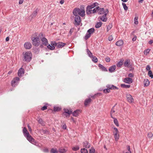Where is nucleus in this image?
Wrapping results in <instances>:
<instances>
[{
    "instance_id": "obj_18",
    "label": "nucleus",
    "mask_w": 153,
    "mask_h": 153,
    "mask_svg": "<svg viewBox=\"0 0 153 153\" xmlns=\"http://www.w3.org/2000/svg\"><path fill=\"white\" fill-rule=\"evenodd\" d=\"M67 151V149L63 148L62 147H60L58 149V152L60 153H65Z\"/></svg>"
},
{
    "instance_id": "obj_22",
    "label": "nucleus",
    "mask_w": 153,
    "mask_h": 153,
    "mask_svg": "<svg viewBox=\"0 0 153 153\" xmlns=\"http://www.w3.org/2000/svg\"><path fill=\"white\" fill-rule=\"evenodd\" d=\"M66 45L65 43L62 42L58 43L57 47L59 48H61L65 46Z\"/></svg>"
},
{
    "instance_id": "obj_57",
    "label": "nucleus",
    "mask_w": 153,
    "mask_h": 153,
    "mask_svg": "<svg viewBox=\"0 0 153 153\" xmlns=\"http://www.w3.org/2000/svg\"><path fill=\"white\" fill-rule=\"evenodd\" d=\"M37 14V11L36 10L34 11L33 14H32V15L33 16H35Z\"/></svg>"
},
{
    "instance_id": "obj_42",
    "label": "nucleus",
    "mask_w": 153,
    "mask_h": 153,
    "mask_svg": "<svg viewBox=\"0 0 153 153\" xmlns=\"http://www.w3.org/2000/svg\"><path fill=\"white\" fill-rule=\"evenodd\" d=\"M103 92L105 94H107L109 93L110 92V90H109L108 88H105L103 90Z\"/></svg>"
},
{
    "instance_id": "obj_48",
    "label": "nucleus",
    "mask_w": 153,
    "mask_h": 153,
    "mask_svg": "<svg viewBox=\"0 0 153 153\" xmlns=\"http://www.w3.org/2000/svg\"><path fill=\"white\" fill-rule=\"evenodd\" d=\"M114 135L115 138V140L116 141L118 140L119 137V134H115Z\"/></svg>"
},
{
    "instance_id": "obj_46",
    "label": "nucleus",
    "mask_w": 153,
    "mask_h": 153,
    "mask_svg": "<svg viewBox=\"0 0 153 153\" xmlns=\"http://www.w3.org/2000/svg\"><path fill=\"white\" fill-rule=\"evenodd\" d=\"M95 152V149L93 147H91V149L89 150V153H94Z\"/></svg>"
},
{
    "instance_id": "obj_56",
    "label": "nucleus",
    "mask_w": 153,
    "mask_h": 153,
    "mask_svg": "<svg viewBox=\"0 0 153 153\" xmlns=\"http://www.w3.org/2000/svg\"><path fill=\"white\" fill-rule=\"evenodd\" d=\"M47 106L45 105L42 108L41 110L42 111H44L47 109Z\"/></svg>"
},
{
    "instance_id": "obj_51",
    "label": "nucleus",
    "mask_w": 153,
    "mask_h": 153,
    "mask_svg": "<svg viewBox=\"0 0 153 153\" xmlns=\"http://www.w3.org/2000/svg\"><path fill=\"white\" fill-rule=\"evenodd\" d=\"M112 27V25L111 24H109L107 26V29L108 31L110 30Z\"/></svg>"
},
{
    "instance_id": "obj_20",
    "label": "nucleus",
    "mask_w": 153,
    "mask_h": 153,
    "mask_svg": "<svg viewBox=\"0 0 153 153\" xmlns=\"http://www.w3.org/2000/svg\"><path fill=\"white\" fill-rule=\"evenodd\" d=\"M23 132L24 136L26 137L28 135H29V133L27 131L26 128L25 127H24L23 129Z\"/></svg>"
},
{
    "instance_id": "obj_4",
    "label": "nucleus",
    "mask_w": 153,
    "mask_h": 153,
    "mask_svg": "<svg viewBox=\"0 0 153 153\" xmlns=\"http://www.w3.org/2000/svg\"><path fill=\"white\" fill-rule=\"evenodd\" d=\"M94 31V29L92 28L88 30L87 32L85 35L84 39L85 40L87 39L91 36V34H92Z\"/></svg>"
},
{
    "instance_id": "obj_34",
    "label": "nucleus",
    "mask_w": 153,
    "mask_h": 153,
    "mask_svg": "<svg viewBox=\"0 0 153 153\" xmlns=\"http://www.w3.org/2000/svg\"><path fill=\"white\" fill-rule=\"evenodd\" d=\"M115 107V106H114L112 107V108L111 109V113H110V115L111 117V118H113L112 116V114L113 113L115 112V111L114 109V108Z\"/></svg>"
},
{
    "instance_id": "obj_53",
    "label": "nucleus",
    "mask_w": 153,
    "mask_h": 153,
    "mask_svg": "<svg viewBox=\"0 0 153 153\" xmlns=\"http://www.w3.org/2000/svg\"><path fill=\"white\" fill-rule=\"evenodd\" d=\"M92 4L93 5V6H94V7L99 5L98 3L96 2L93 3Z\"/></svg>"
},
{
    "instance_id": "obj_11",
    "label": "nucleus",
    "mask_w": 153,
    "mask_h": 153,
    "mask_svg": "<svg viewBox=\"0 0 153 153\" xmlns=\"http://www.w3.org/2000/svg\"><path fill=\"white\" fill-rule=\"evenodd\" d=\"M124 82L125 83L128 84H131L133 82V80L132 79L129 78L127 77L125 78L124 79Z\"/></svg>"
},
{
    "instance_id": "obj_23",
    "label": "nucleus",
    "mask_w": 153,
    "mask_h": 153,
    "mask_svg": "<svg viewBox=\"0 0 153 153\" xmlns=\"http://www.w3.org/2000/svg\"><path fill=\"white\" fill-rule=\"evenodd\" d=\"M123 41L122 40H119L117 41L116 43V45L117 46H121L123 45Z\"/></svg>"
},
{
    "instance_id": "obj_43",
    "label": "nucleus",
    "mask_w": 153,
    "mask_h": 153,
    "mask_svg": "<svg viewBox=\"0 0 153 153\" xmlns=\"http://www.w3.org/2000/svg\"><path fill=\"white\" fill-rule=\"evenodd\" d=\"M61 108L59 107H54L53 108V110L55 111H60Z\"/></svg>"
},
{
    "instance_id": "obj_41",
    "label": "nucleus",
    "mask_w": 153,
    "mask_h": 153,
    "mask_svg": "<svg viewBox=\"0 0 153 153\" xmlns=\"http://www.w3.org/2000/svg\"><path fill=\"white\" fill-rule=\"evenodd\" d=\"M99 8V6H97L92 10V13H94L97 12V9Z\"/></svg>"
},
{
    "instance_id": "obj_2",
    "label": "nucleus",
    "mask_w": 153,
    "mask_h": 153,
    "mask_svg": "<svg viewBox=\"0 0 153 153\" xmlns=\"http://www.w3.org/2000/svg\"><path fill=\"white\" fill-rule=\"evenodd\" d=\"M40 36H43V34L40 33L38 36L36 37H34L32 38L33 45L36 46H38L40 44V41L39 37Z\"/></svg>"
},
{
    "instance_id": "obj_5",
    "label": "nucleus",
    "mask_w": 153,
    "mask_h": 153,
    "mask_svg": "<svg viewBox=\"0 0 153 153\" xmlns=\"http://www.w3.org/2000/svg\"><path fill=\"white\" fill-rule=\"evenodd\" d=\"M75 17V23H74L75 25H79L80 24L81 22V17L79 15H74Z\"/></svg>"
},
{
    "instance_id": "obj_24",
    "label": "nucleus",
    "mask_w": 153,
    "mask_h": 153,
    "mask_svg": "<svg viewBox=\"0 0 153 153\" xmlns=\"http://www.w3.org/2000/svg\"><path fill=\"white\" fill-rule=\"evenodd\" d=\"M64 113L68 114H71L72 113V111L71 110H69L67 109H64Z\"/></svg>"
},
{
    "instance_id": "obj_28",
    "label": "nucleus",
    "mask_w": 153,
    "mask_h": 153,
    "mask_svg": "<svg viewBox=\"0 0 153 153\" xmlns=\"http://www.w3.org/2000/svg\"><path fill=\"white\" fill-rule=\"evenodd\" d=\"M123 60H121L117 64V66L118 68H120L123 64Z\"/></svg>"
},
{
    "instance_id": "obj_15",
    "label": "nucleus",
    "mask_w": 153,
    "mask_h": 153,
    "mask_svg": "<svg viewBox=\"0 0 153 153\" xmlns=\"http://www.w3.org/2000/svg\"><path fill=\"white\" fill-rule=\"evenodd\" d=\"M24 47L26 49H30L32 47V45L30 42H27L24 44Z\"/></svg>"
},
{
    "instance_id": "obj_64",
    "label": "nucleus",
    "mask_w": 153,
    "mask_h": 153,
    "mask_svg": "<svg viewBox=\"0 0 153 153\" xmlns=\"http://www.w3.org/2000/svg\"><path fill=\"white\" fill-rule=\"evenodd\" d=\"M43 132L44 134H46L48 132V131L47 130H43Z\"/></svg>"
},
{
    "instance_id": "obj_13",
    "label": "nucleus",
    "mask_w": 153,
    "mask_h": 153,
    "mask_svg": "<svg viewBox=\"0 0 153 153\" xmlns=\"http://www.w3.org/2000/svg\"><path fill=\"white\" fill-rule=\"evenodd\" d=\"M126 97L128 101L129 102L131 103L133 102L134 100L132 96L130 94H127Z\"/></svg>"
},
{
    "instance_id": "obj_44",
    "label": "nucleus",
    "mask_w": 153,
    "mask_h": 153,
    "mask_svg": "<svg viewBox=\"0 0 153 153\" xmlns=\"http://www.w3.org/2000/svg\"><path fill=\"white\" fill-rule=\"evenodd\" d=\"M79 149V147L78 146H76L72 148V149L74 151H76Z\"/></svg>"
},
{
    "instance_id": "obj_36",
    "label": "nucleus",
    "mask_w": 153,
    "mask_h": 153,
    "mask_svg": "<svg viewBox=\"0 0 153 153\" xmlns=\"http://www.w3.org/2000/svg\"><path fill=\"white\" fill-rule=\"evenodd\" d=\"M81 153H88V151L87 149L84 148L81 149L80 150Z\"/></svg>"
},
{
    "instance_id": "obj_21",
    "label": "nucleus",
    "mask_w": 153,
    "mask_h": 153,
    "mask_svg": "<svg viewBox=\"0 0 153 153\" xmlns=\"http://www.w3.org/2000/svg\"><path fill=\"white\" fill-rule=\"evenodd\" d=\"M116 65H113V66L110 67L108 70L110 72L112 73L116 69Z\"/></svg>"
},
{
    "instance_id": "obj_25",
    "label": "nucleus",
    "mask_w": 153,
    "mask_h": 153,
    "mask_svg": "<svg viewBox=\"0 0 153 153\" xmlns=\"http://www.w3.org/2000/svg\"><path fill=\"white\" fill-rule=\"evenodd\" d=\"M91 101V100L90 98L86 99L84 102V105L85 106L89 104L90 103Z\"/></svg>"
},
{
    "instance_id": "obj_30",
    "label": "nucleus",
    "mask_w": 153,
    "mask_h": 153,
    "mask_svg": "<svg viewBox=\"0 0 153 153\" xmlns=\"http://www.w3.org/2000/svg\"><path fill=\"white\" fill-rule=\"evenodd\" d=\"M102 24V22H98L96 24L95 27L96 28H98L101 26Z\"/></svg>"
},
{
    "instance_id": "obj_39",
    "label": "nucleus",
    "mask_w": 153,
    "mask_h": 153,
    "mask_svg": "<svg viewBox=\"0 0 153 153\" xmlns=\"http://www.w3.org/2000/svg\"><path fill=\"white\" fill-rule=\"evenodd\" d=\"M39 123L42 125L43 126L45 125V123L42 120L41 118H39L38 120Z\"/></svg>"
},
{
    "instance_id": "obj_50",
    "label": "nucleus",
    "mask_w": 153,
    "mask_h": 153,
    "mask_svg": "<svg viewBox=\"0 0 153 153\" xmlns=\"http://www.w3.org/2000/svg\"><path fill=\"white\" fill-rule=\"evenodd\" d=\"M150 50L149 49H147L145 50L144 51V54L147 55L148 53H149V52L150 51Z\"/></svg>"
},
{
    "instance_id": "obj_19",
    "label": "nucleus",
    "mask_w": 153,
    "mask_h": 153,
    "mask_svg": "<svg viewBox=\"0 0 153 153\" xmlns=\"http://www.w3.org/2000/svg\"><path fill=\"white\" fill-rule=\"evenodd\" d=\"M80 112V111L79 110L77 109L74 111L72 113V114L74 116L77 117Z\"/></svg>"
},
{
    "instance_id": "obj_32",
    "label": "nucleus",
    "mask_w": 153,
    "mask_h": 153,
    "mask_svg": "<svg viewBox=\"0 0 153 153\" xmlns=\"http://www.w3.org/2000/svg\"><path fill=\"white\" fill-rule=\"evenodd\" d=\"M121 87L123 88H128L130 87V85H126L124 84H121L120 85Z\"/></svg>"
},
{
    "instance_id": "obj_16",
    "label": "nucleus",
    "mask_w": 153,
    "mask_h": 153,
    "mask_svg": "<svg viewBox=\"0 0 153 153\" xmlns=\"http://www.w3.org/2000/svg\"><path fill=\"white\" fill-rule=\"evenodd\" d=\"M27 139L30 143H33L34 141V139L31 137V136L30 135H27L25 137Z\"/></svg>"
},
{
    "instance_id": "obj_61",
    "label": "nucleus",
    "mask_w": 153,
    "mask_h": 153,
    "mask_svg": "<svg viewBox=\"0 0 153 153\" xmlns=\"http://www.w3.org/2000/svg\"><path fill=\"white\" fill-rule=\"evenodd\" d=\"M43 151L45 152H48V150L47 148H45L43 149Z\"/></svg>"
},
{
    "instance_id": "obj_17",
    "label": "nucleus",
    "mask_w": 153,
    "mask_h": 153,
    "mask_svg": "<svg viewBox=\"0 0 153 153\" xmlns=\"http://www.w3.org/2000/svg\"><path fill=\"white\" fill-rule=\"evenodd\" d=\"M24 70L23 68H21L18 71V76H22V75L24 74Z\"/></svg>"
},
{
    "instance_id": "obj_7",
    "label": "nucleus",
    "mask_w": 153,
    "mask_h": 153,
    "mask_svg": "<svg viewBox=\"0 0 153 153\" xmlns=\"http://www.w3.org/2000/svg\"><path fill=\"white\" fill-rule=\"evenodd\" d=\"M108 13V9H106V12L103 15L101 16L100 17V19L103 22H106L107 19V18L106 17L107 14Z\"/></svg>"
},
{
    "instance_id": "obj_27",
    "label": "nucleus",
    "mask_w": 153,
    "mask_h": 153,
    "mask_svg": "<svg viewBox=\"0 0 153 153\" xmlns=\"http://www.w3.org/2000/svg\"><path fill=\"white\" fill-rule=\"evenodd\" d=\"M143 83L144 86H147L149 84V82L147 79H144L143 81Z\"/></svg>"
},
{
    "instance_id": "obj_6",
    "label": "nucleus",
    "mask_w": 153,
    "mask_h": 153,
    "mask_svg": "<svg viewBox=\"0 0 153 153\" xmlns=\"http://www.w3.org/2000/svg\"><path fill=\"white\" fill-rule=\"evenodd\" d=\"M20 80L19 78L18 77L14 78L11 81V84L13 87L16 86L17 85V82Z\"/></svg>"
},
{
    "instance_id": "obj_55",
    "label": "nucleus",
    "mask_w": 153,
    "mask_h": 153,
    "mask_svg": "<svg viewBox=\"0 0 153 153\" xmlns=\"http://www.w3.org/2000/svg\"><path fill=\"white\" fill-rule=\"evenodd\" d=\"M105 61L107 62H109L110 60V59L109 57H107L105 58Z\"/></svg>"
},
{
    "instance_id": "obj_45",
    "label": "nucleus",
    "mask_w": 153,
    "mask_h": 153,
    "mask_svg": "<svg viewBox=\"0 0 153 153\" xmlns=\"http://www.w3.org/2000/svg\"><path fill=\"white\" fill-rule=\"evenodd\" d=\"M122 5L124 10H127L128 9V7L126 6V4L125 3H123Z\"/></svg>"
},
{
    "instance_id": "obj_58",
    "label": "nucleus",
    "mask_w": 153,
    "mask_h": 153,
    "mask_svg": "<svg viewBox=\"0 0 153 153\" xmlns=\"http://www.w3.org/2000/svg\"><path fill=\"white\" fill-rule=\"evenodd\" d=\"M63 114L64 116H65V117H69L70 116V115L69 114H67V113L65 114V113H63Z\"/></svg>"
},
{
    "instance_id": "obj_33",
    "label": "nucleus",
    "mask_w": 153,
    "mask_h": 153,
    "mask_svg": "<svg viewBox=\"0 0 153 153\" xmlns=\"http://www.w3.org/2000/svg\"><path fill=\"white\" fill-rule=\"evenodd\" d=\"M114 119V124L116 125V126H119V124L118 123V122L117 119L114 117H113L112 118Z\"/></svg>"
},
{
    "instance_id": "obj_47",
    "label": "nucleus",
    "mask_w": 153,
    "mask_h": 153,
    "mask_svg": "<svg viewBox=\"0 0 153 153\" xmlns=\"http://www.w3.org/2000/svg\"><path fill=\"white\" fill-rule=\"evenodd\" d=\"M58 43H56V42H52L51 43V45L52 46H57Z\"/></svg>"
},
{
    "instance_id": "obj_59",
    "label": "nucleus",
    "mask_w": 153,
    "mask_h": 153,
    "mask_svg": "<svg viewBox=\"0 0 153 153\" xmlns=\"http://www.w3.org/2000/svg\"><path fill=\"white\" fill-rule=\"evenodd\" d=\"M151 68L149 65H147L146 66V70L148 71H150Z\"/></svg>"
},
{
    "instance_id": "obj_31",
    "label": "nucleus",
    "mask_w": 153,
    "mask_h": 153,
    "mask_svg": "<svg viewBox=\"0 0 153 153\" xmlns=\"http://www.w3.org/2000/svg\"><path fill=\"white\" fill-rule=\"evenodd\" d=\"M86 52L87 54L89 57H91L92 56H93V55L91 52L88 49H86Z\"/></svg>"
},
{
    "instance_id": "obj_12",
    "label": "nucleus",
    "mask_w": 153,
    "mask_h": 153,
    "mask_svg": "<svg viewBox=\"0 0 153 153\" xmlns=\"http://www.w3.org/2000/svg\"><path fill=\"white\" fill-rule=\"evenodd\" d=\"M82 144L83 147L86 148H89L91 146L90 144L87 141L84 142Z\"/></svg>"
},
{
    "instance_id": "obj_62",
    "label": "nucleus",
    "mask_w": 153,
    "mask_h": 153,
    "mask_svg": "<svg viewBox=\"0 0 153 153\" xmlns=\"http://www.w3.org/2000/svg\"><path fill=\"white\" fill-rule=\"evenodd\" d=\"M74 29L73 28H71L70 29V31H69V33L71 35L72 33V32L73 31Z\"/></svg>"
},
{
    "instance_id": "obj_49",
    "label": "nucleus",
    "mask_w": 153,
    "mask_h": 153,
    "mask_svg": "<svg viewBox=\"0 0 153 153\" xmlns=\"http://www.w3.org/2000/svg\"><path fill=\"white\" fill-rule=\"evenodd\" d=\"M138 17H136L134 18V23L136 25H137L138 23Z\"/></svg>"
},
{
    "instance_id": "obj_14",
    "label": "nucleus",
    "mask_w": 153,
    "mask_h": 153,
    "mask_svg": "<svg viewBox=\"0 0 153 153\" xmlns=\"http://www.w3.org/2000/svg\"><path fill=\"white\" fill-rule=\"evenodd\" d=\"M41 41L43 45L45 46L48 45V42L47 39L45 38H42L41 39Z\"/></svg>"
},
{
    "instance_id": "obj_9",
    "label": "nucleus",
    "mask_w": 153,
    "mask_h": 153,
    "mask_svg": "<svg viewBox=\"0 0 153 153\" xmlns=\"http://www.w3.org/2000/svg\"><path fill=\"white\" fill-rule=\"evenodd\" d=\"M124 66L126 67H131V65L130 64V60L129 59H126L125 60L123 63Z\"/></svg>"
},
{
    "instance_id": "obj_26",
    "label": "nucleus",
    "mask_w": 153,
    "mask_h": 153,
    "mask_svg": "<svg viewBox=\"0 0 153 153\" xmlns=\"http://www.w3.org/2000/svg\"><path fill=\"white\" fill-rule=\"evenodd\" d=\"M98 66L102 71H107V70L106 68L105 67L102 65L101 64H99L98 65Z\"/></svg>"
},
{
    "instance_id": "obj_8",
    "label": "nucleus",
    "mask_w": 153,
    "mask_h": 153,
    "mask_svg": "<svg viewBox=\"0 0 153 153\" xmlns=\"http://www.w3.org/2000/svg\"><path fill=\"white\" fill-rule=\"evenodd\" d=\"M106 87L110 90L119 89L118 88L113 85L108 84L106 85Z\"/></svg>"
},
{
    "instance_id": "obj_40",
    "label": "nucleus",
    "mask_w": 153,
    "mask_h": 153,
    "mask_svg": "<svg viewBox=\"0 0 153 153\" xmlns=\"http://www.w3.org/2000/svg\"><path fill=\"white\" fill-rule=\"evenodd\" d=\"M148 75L151 77V78H153V74L151 71H149Z\"/></svg>"
},
{
    "instance_id": "obj_37",
    "label": "nucleus",
    "mask_w": 153,
    "mask_h": 153,
    "mask_svg": "<svg viewBox=\"0 0 153 153\" xmlns=\"http://www.w3.org/2000/svg\"><path fill=\"white\" fill-rule=\"evenodd\" d=\"M47 46L48 48L51 50H54L55 48L54 46H51L50 44H49Z\"/></svg>"
},
{
    "instance_id": "obj_35",
    "label": "nucleus",
    "mask_w": 153,
    "mask_h": 153,
    "mask_svg": "<svg viewBox=\"0 0 153 153\" xmlns=\"http://www.w3.org/2000/svg\"><path fill=\"white\" fill-rule=\"evenodd\" d=\"M92 59V61L94 62V63H96L98 61V59L95 56H94L93 55V56H92L91 57Z\"/></svg>"
},
{
    "instance_id": "obj_1",
    "label": "nucleus",
    "mask_w": 153,
    "mask_h": 153,
    "mask_svg": "<svg viewBox=\"0 0 153 153\" xmlns=\"http://www.w3.org/2000/svg\"><path fill=\"white\" fill-rule=\"evenodd\" d=\"M85 10L83 7L80 9L79 8H75L73 10V13L74 15H79L83 17L85 15Z\"/></svg>"
},
{
    "instance_id": "obj_29",
    "label": "nucleus",
    "mask_w": 153,
    "mask_h": 153,
    "mask_svg": "<svg viewBox=\"0 0 153 153\" xmlns=\"http://www.w3.org/2000/svg\"><path fill=\"white\" fill-rule=\"evenodd\" d=\"M58 151L56 148H52L50 151V153H58Z\"/></svg>"
},
{
    "instance_id": "obj_63",
    "label": "nucleus",
    "mask_w": 153,
    "mask_h": 153,
    "mask_svg": "<svg viewBox=\"0 0 153 153\" xmlns=\"http://www.w3.org/2000/svg\"><path fill=\"white\" fill-rule=\"evenodd\" d=\"M24 0H19V4H22Z\"/></svg>"
},
{
    "instance_id": "obj_10",
    "label": "nucleus",
    "mask_w": 153,
    "mask_h": 153,
    "mask_svg": "<svg viewBox=\"0 0 153 153\" xmlns=\"http://www.w3.org/2000/svg\"><path fill=\"white\" fill-rule=\"evenodd\" d=\"M106 12V10H105V9L103 8H100L99 7V8L97 9V12L98 14L101 15L105 13Z\"/></svg>"
},
{
    "instance_id": "obj_60",
    "label": "nucleus",
    "mask_w": 153,
    "mask_h": 153,
    "mask_svg": "<svg viewBox=\"0 0 153 153\" xmlns=\"http://www.w3.org/2000/svg\"><path fill=\"white\" fill-rule=\"evenodd\" d=\"M128 76L130 77H133V74L132 73H129L128 74Z\"/></svg>"
},
{
    "instance_id": "obj_38",
    "label": "nucleus",
    "mask_w": 153,
    "mask_h": 153,
    "mask_svg": "<svg viewBox=\"0 0 153 153\" xmlns=\"http://www.w3.org/2000/svg\"><path fill=\"white\" fill-rule=\"evenodd\" d=\"M92 10L91 9H88L87 8H86V13L88 14H90L92 13Z\"/></svg>"
},
{
    "instance_id": "obj_52",
    "label": "nucleus",
    "mask_w": 153,
    "mask_h": 153,
    "mask_svg": "<svg viewBox=\"0 0 153 153\" xmlns=\"http://www.w3.org/2000/svg\"><path fill=\"white\" fill-rule=\"evenodd\" d=\"M87 8L88 9H92V8H94V7L93 6V5L92 4L88 6L87 7Z\"/></svg>"
},
{
    "instance_id": "obj_54",
    "label": "nucleus",
    "mask_w": 153,
    "mask_h": 153,
    "mask_svg": "<svg viewBox=\"0 0 153 153\" xmlns=\"http://www.w3.org/2000/svg\"><path fill=\"white\" fill-rule=\"evenodd\" d=\"M153 135V134L151 132H149L148 134V137L149 138L152 137Z\"/></svg>"
},
{
    "instance_id": "obj_3",
    "label": "nucleus",
    "mask_w": 153,
    "mask_h": 153,
    "mask_svg": "<svg viewBox=\"0 0 153 153\" xmlns=\"http://www.w3.org/2000/svg\"><path fill=\"white\" fill-rule=\"evenodd\" d=\"M23 54L24 55V59L25 61L30 62L32 58V54L30 51L26 52L24 54L23 53Z\"/></svg>"
}]
</instances>
